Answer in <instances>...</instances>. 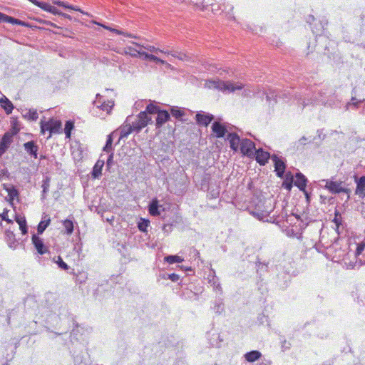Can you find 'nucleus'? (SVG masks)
I'll list each match as a JSON object with an SVG mask.
<instances>
[{
  "instance_id": "ea45409f",
  "label": "nucleus",
  "mask_w": 365,
  "mask_h": 365,
  "mask_svg": "<svg viewBox=\"0 0 365 365\" xmlns=\"http://www.w3.org/2000/svg\"><path fill=\"white\" fill-rule=\"evenodd\" d=\"M126 49L129 50V51H134L135 53H131V52H129L128 54L132 56V57H134V58H136L138 57V56H141L142 55V53H145V51H141L140 49L138 50L136 48H134L131 46H128L126 48Z\"/></svg>"
},
{
  "instance_id": "20e7f679",
  "label": "nucleus",
  "mask_w": 365,
  "mask_h": 365,
  "mask_svg": "<svg viewBox=\"0 0 365 365\" xmlns=\"http://www.w3.org/2000/svg\"><path fill=\"white\" fill-rule=\"evenodd\" d=\"M241 153L248 157L253 156L256 150L255 143L250 139H242L240 145Z\"/></svg>"
},
{
  "instance_id": "bf43d9fd",
  "label": "nucleus",
  "mask_w": 365,
  "mask_h": 365,
  "mask_svg": "<svg viewBox=\"0 0 365 365\" xmlns=\"http://www.w3.org/2000/svg\"><path fill=\"white\" fill-rule=\"evenodd\" d=\"M275 97H277V95L274 93H271L270 94H266L267 101L269 102L271 101L272 98L274 99Z\"/></svg>"
},
{
  "instance_id": "b1692460",
  "label": "nucleus",
  "mask_w": 365,
  "mask_h": 365,
  "mask_svg": "<svg viewBox=\"0 0 365 365\" xmlns=\"http://www.w3.org/2000/svg\"><path fill=\"white\" fill-rule=\"evenodd\" d=\"M262 356L259 351H251L245 354V358L248 362H254Z\"/></svg>"
},
{
  "instance_id": "37998d69",
  "label": "nucleus",
  "mask_w": 365,
  "mask_h": 365,
  "mask_svg": "<svg viewBox=\"0 0 365 365\" xmlns=\"http://www.w3.org/2000/svg\"><path fill=\"white\" fill-rule=\"evenodd\" d=\"M73 128V123L71 121H67L65 125V133L67 138H70L71 135V130Z\"/></svg>"
},
{
  "instance_id": "dca6fc26",
  "label": "nucleus",
  "mask_w": 365,
  "mask_h": 365,
  "mask_svg": "<svg viewBox=\"0 0 365 365\" xmlns=\"http://www.w3.org/2000/svg\"><path fill=\"white\" fill-rule=\"evenodd\" d=\"M356 182V189L355 192L360 197L363 198L365 197V176L361 177Z\"/></svg>"
},
{
  "instance_id": "6ab92c4d",
  "label": "nucleus",
  "mask_w": 365,
  "mask_h": 365,
  "mask_svg": "<svg viewBox=\"0 0 365 365\" xmlns=\"http://www.w3.org/2000/svg\"><path fill=\"white\" fill-rule=\"evenodd\" d=\"M36 6L41 8L42 9L48 11L53 14L61 15V12H60L56 7L44 2H35Z\"/></svg>"
},
{
  "instance_id": "ddd939ff",
  "label": "nucleus",
  "mask_w": 365,
  "mask_h": 365,
  "mask_svg": "<svg viewBox=\"0 0 365 365\" xmlns=\"http://www.w3.org/2000/svg\"><path fill=\"white\" fill-rule=\"evenodd\" d=\"M102 155L101 158H102ZM105 165V160L103 159L99 158L93 168V170L91 172V175L93 178H99L102 175V169Z\"/></svg>"
},
{
  "instance_id": "4468645a",
  "label": "nucleus",
  "mask_w": 365,
  "mask_h": 365,
  "mask_svg": "<svg viewBox=\"0 0 365 365\" xmlns=\"http://www.w3.org/2000/svg\"><path fill=\"white\" fill-rule=\"evenodd\" d=\"M306 177L301 173H297L296 174V179L294 181V185L299 187L300 190H303L305 192L307 197H308V194L305 192L306 183H307Z\"/></svg>"
},
{
  "instance_id": "1a4fd4ad",
  "label": "nucleus",
  "mask_w": 365,
  "mask_h": 365,
  "mask_svg": "<svg viewBox=\"0 0 365 365\" xmlns=\"http://www.w3.org/2000/svg\"><path fill=\"white\" fill-rule=\"evenodd\" d=\"M254 155H255L257 162L261 165H264L267 163L268 160L270 158H272L270 154L267 151H264L262 148L255 150Z\"/></svg>"
},
{
  "instance_id": "423d86ee",
  "label": "nucleus",
  "mask_w": 365,
  "mask_h": 365,
  "mask_svg": "<svg viewBox=\"0 0 365 365\" xmlns=\"http://www.w3.org/2000/svg\"><path fill=\"white\" fill-rule=\"evenodd\" d=\"M322 182H325L324 187L332 193L349 192V189L344 188L341 186V182H338L328 180H323Z\"/></svg>"
},
{
  "instance_id": "7c9ffc66",
  "label": "nucleus",
  "mask_w": 365,
  "mask_h": 365,
  "mask_svg": "<svg viewBox=\"0 0 365 365\" xmlns=\"http://www.w3.org/2000/svg\"><path fill=\"white\" fill-rule=\"evenodd\" d=\"M131 43L139 48H143L148 50L150 52L158 53V52H160V51H161L160 49L155 48L153 46L140 44L139 43L133 42V41H132Z\"/></svg>"
},
{
  "instance_id": "a211bd4d",
  "label": "nucleus",
  "mask_w": 365,
  "mask_h": 365,
  "mask_svg": "<svg viewBox=\"0 0 365 365\" xmlns=\"http://www.w3.org/2000/svg\"><path fill=\"white\" fill-rule=\"evenodd\" d=\"M156 118V126L160 128L170 118V114L166 110H160L158 112Z\"/></svg>"
},
{
  "instance_id": "72a5a7b5",
  "label": "nucleus",
  "mask_w": 365,
  "mask_h": 365,
  "mask_svg": "<svg viewBox=\"0 0 365 365\" xmlns=\"http://www.w3.org/2000/svg\"><path fill=\"white\" fill-rule=\"evenodd\" d=\"M16 19L12 16H7L2 13H0V22H7L12 24H16Z\"/></svg>"
},
{
  "instance_id": "79ce46f5",
  "label": "nucleus",
  "mask_w": 365,
  "mask_h": 365,
  "mask_svg": "<svg viewBox=\"0 0 365 365\" xmlns=\"http://www.w3.org/2000/svg\"><path fill=\"white\" fill-rule=\"evenodd\" d=\"M160 111V110L158 109V108L153 105V103H150L149 105L147 106L146 107V113H158V112Z\"/></svg>"
},
{
  "instance_id": "bb28decb",
  "label": "nucleus",
  "mask_w": 365,
  "mask_h": 365,
  "mask_svg": "<svg viewBox=\"0 0 365 365\" xmlns=\"http://www.w3.org/2000/svg\"><path fill=\"white\" fill-rule=\"evenodd\" d=\"M159 205L158 201L156 199L152 200L149 205V212L153 216H158L160 215V211L158 210Z\"/></svg>"
},
{
  "instance_id": "a18cd8bd",
  "label": "nucleus",
  "mask_w": 365,
  "mask_h": 365,
  "mask_svg": "<svg viewBox=\"0 0 365 365\" xmlns=\"http://www.w3.org/2000/svg\"><path fill=\"white\" fill-rule=\"evenodd\" d=\"M58 267L63 269V270H68V266L66 262H64L61 257H58V261L56 262Z\"/></svg>"
},
{
  "instance_id": "09e8293b",
  "label": "nucleus",
  "mask_w": 365,
  "mask_h": 365,
  "mask_svg": "<svg viewBox=\"0 0 365 365\" xmlns=\"http://www.w3.org/2000/svg\"><path fill=\"white\" fill-rule=\"evenodd\" d=\"M255 91L253 90H251L250 88H245L242 95L244 97H251L254 95Z\"/></svg>"
},
{
  "instance_id": "a19ab883",
  "label": "nucleus",
  "mask_w": 365,
  "mask_h": 365,
  "mask_svg": "<svg viewBox=\"0 0 365 365\" xmlns=\"http://www.w3.org/2000/svg\"><path fill=\"white\" fill-rule=\"evenodd\" d=\"M333 222L336 226V230H338L339 226L341 225L342 218L337 210L335 211V217L334 219L333 220Z\"/></svg>"
},
{
  "instance_id": "9b49d317",
  "label": "nucleus",
  "mask_w": 365,
  "mask_h": 365,
  "mask_svg": "<svg viewBox=\"0 0 365 365\" xmlns=\"http://www.w3.org/2000/svg\"><path fill=\"white\" fill-rule=\"evenodd\" d=\"M32 242L38 254L43 255L48 252V249L44 245L42 239L36 235H33L32 236Z\"/></svg>"
},
{
  "instance_id": "7ed1b4c3",
  "label": "nucleus",
  "mask_w": 365,
  "mask_h": 365,
  "mask_svg": "<svg viewBox=\"0 0 365 365\" xmlns=\"http://www.w3.org/2000/svg\"><path fill=\"white\" fill-rule=\"evenodd\" d=\"M151 120V118L145 111L140 112L138 115V119L133 122V128L136 132H139L145 127Z\"/></svg>"
},
{
  "instance_id": "aec40b11",
  "label": "nucleus",
  "mask_w": 365,
  "mask_h": 365,
  "mask_svg": "<svg viewBox=\"0 0 365 365\" xmlns=\"http://www.w3.org/2000/svg\"><path fill=\"white\" fill-rule=\"evenodd\" d=\"M132 131H135L133 128V123L130 125V123L124 124L120 130V140L127 138L128 135L131 133Z\"/></svg>"
},
{
  "instance_id": "f704fd0d",
  "label": "nucleus",
  "mask_w": 365,
  "mask_h": 365,
  "mask_svg": "<svg viewBox=\"0 0 365 365\" xmlns=\"http://www.w3.org/2000/svg\"><path fill=\"white\" fill-rule=\"evenodd\" d=\"M113 138L111 135H108L105 146L103 147V151L107 153L113 152L112 148Z\"/></svg>"
},
{
  "instance_id": "473e14b6",
  "label": "nucleus",
  "mask_w": 365,
  "mask_h": 365,
  "mask_svg": "<svg viewBox=\"0 0 365 365\" xmlns=\"http://www.w3.org/2000/svg\"><path fill=\"white\" fill-rule=\"evenodd\" d=\"M165 260L169 264H174L176 262H182L183 259L178 255H168L165 257Z\"/></svg>"
},
{
  "instance_id": "c9c22d12",
  "label": "nucleus",
  "mask_w": 365,
  "mask_h": 365,
  "mask_svg": "<svg viewBox=\"0 0 365 365\" xmlns=\"http://www.w3.org/2000/svg\"><path fill=\"white\" fill-rule=\"evenodd\" d=\"M170 111L173 116L176 118H180L184 115V111L178 107H173Z\"/></svg>"
},
{
  "instance_id": "f8f14e48",
  "label": "nucleus",
  "mask_w": 365,
  "mask_h": 365,
  "mask_svg": "<svg viewBox=\"0 0 365 365\" xmlns=\"http://www.w3.org/2000/svg\"><path fill=\"white\" fill-rule=\"evenodd\" d=\"M3 187L8 193V200L13 204L14 199L19 196L18 190L11 184H3Z\"/></svg>"
},
{
  "instance_id": "e433bc0d",
  "label": "nucleus",
  "mask_w": 365,
  "mask_h": 365,
  "mask_svg": "<svg viewBox=\"0 0 365 365\" xmlns=\"http://www.w3.org/2000/svg\"><path fill=\"white\" fill-rule=\"evenodd\" d=\"M25 117L32 120H36L38 118V114L36 110L30 109L25 115Z\"/></svg>"
},
{
  "instance_id": "3c124183",
  "label": "nucleus",
  "mask_w": 365,
  "mask_h": 365,
  "mask_svg": "<svg viewBox=\"0 0 365 365\" xmlns=\"http://www.w3.org/2000/svg\"><path fill=\"white\" fill-rule=\"evenodd\" d=\"M109 153H110L109 156L106 161V166L108 168H110L113 164V155H114L113 152H110Z\"/></svg>"
},
{
  "instance_id": "f3484780",
  "label": "nucleus",
  "mask_w": 365,
  "mask_h": 365,
  "mask_svg": "<svg viewBox=\"0 0 365 365\" xmlns=\"http://www.w3.org/2000/svg\"><path fill=\"white\" fill-rule=\"evenodd\" d=\"M25 150L34 158H37L38 146L34 141H29L24 144Z\"/></svg>"
},
{
  "instance_id": "0e129e2a",
  "label": "nucleus",
  "mask_w": 365,
  "mask_h": 365,
  "mask_svg": "<svg viewBox=\"0 0 365 365\" xmlns=\"http://www.w3.org/2000/svg\"><path fill=\"white\" fill-rule=\"evenodd\" d=\"M72 10H74V11H80L81 13L83 14H86V15H88V14L87 13H85L84 11H83L81 9H79L78 7H76V6H73V8H71Z\"/></svg>"
},
{
  "instance_id": "2eb2a0df",
  "label": "nucleus",
  "mask_w": 365,
  "mask_h": 365,
  "mask_svg": "<svg viewBox=\"0 0 365 365\" xmlns=\"http://www.w3.org/2000/svg\"><path fill=\"white\" fill-rule=\"evenodd\" d=\"M197 123L200 125L207 126L208 124L213 119V115L211 114L197 113L195 116Z\"/></svg>"
},
{
  "instance_id": "4d7b16f0",
  "label": "nucleus",
  "mask_w": 365,
  "mask_h": 365,
  "mask_svg": "<svg viewBox=\"0 0 365 365\" xmlns=\"http://www.w3.org/2000/svg\"><path fill=\"white\" fill-rule=\"evenodd\" d=\"M254 215H256L258 219L263 220L264 217H267L268 216V212H266V213H255V212H254Z\"/></svg>"
},
{
  "instance_id": "58836bf2",
  "label": "nucleus",
  "mask_w": 365,
  "mask_h": 365,
  "mask_svg": "<svg viewBox=\"0 0 365 365\" xmlns=\"http://www.w3.org/2000/svg\"><path fill=\"white\" fill-rule=\"evenodd\" d=\"M365 252V243L359 244L357 246L355 255L356 259L358 257H361V255Z\"/></svg>"
},
{
  "instance_id": "603ef678",
  "label": "nucleus",
  "mask_w": 365,
  "mask_h": 365,
  "mask_svg": "<svg viewBox=\"0 0 365 365\" xmlns=\"http://www.w3.org/2000/svg\"><path fill=\"white\" fill-rule=\"evenodd\" d=\"M363 101H364V100H359V101H356V98L353 97V98H351V103H347V105H346V109H348V108H349V106H354L355 107H358L359 103H360L363 102Z\"/></svg>"
},
{
  "instance_id": "680f3d73",
  "label": "nucleus",
  "mask_w": 365,
  "mask_h": 365,
  "mask_svg": "<svg viewBox=\"0 0 365 365\" xmlns=\"http://www.w3.org/2000/svg\"><path fill=\"white\" fill-rule=\"evenodd\" d=\"M9 173L8 170H2L0 171L1 177H3V176L9 177Z\"/></svg>"
},
{
  "instance_id": "5701e85b",
  "label": "nucleus",
  "mask_w": 365,
  "mask_h": 365,
  "mask_svg": "<svg viewBox=\"0 0 365 365\" xmlns=\"http://www.w3.org/2000/svg\"><path fill=\"white\" fill-rule=\"evenodd\" d=\"M50 222H51L50 217H48L47 215H45L43 217V220L39 222V224L38 225V227H37L38 234H42L44 232V230L46 229V227L49 225Z\"/></svg>"
},
{
  "instance_id": "de8ad7c7",
  "label": "nucleus",
  "mask_w": 365,
  "mask_h": 365,
  "mask_svg": "<svg viewBox=\"0 0 365 365\" xmlns=\"http://www.w3.org/2000/svg\"><path fill=\"white\" fill-rule=\"evenodd\" d=\"M213 309L216 313L220 314L224 310L223 304L222 302L216 303Z\"/></svg>"
},
{
  "instance_id": "c85d7f7f",
  "label": "nucleus",
  "mask_w": 365,
  "mask_h": 365,
  "mask_svg": "<svg viewBox=\"0 0 365 365\" xmlns=\"http://www.w3.org/2000/svg\"><path fill=\"white\" fill-rule=\"evenodd\" d=\"M322 104L326 106H329L331 108L336 107L338 106L340 100L337 98L336 96H331L329 99L327 101H324L323 99L321 100Z\"/></svg>"
},
{
  "instance_id": "412c9836",
  "label": "nucleus",
  "mask_w": 365,
  "mask_h": 365,
  "mask_svg": "<svg viewBox=\"0 0 365 365\" xmlns=\"http://www.w3.org/2000/svg\"><path fill=\"white\" fill-rule=\"evenodd\" d=\"M0 103L7 114L12 112L14 109L13 104L6 96H4L0 98Z\"/></svg>"
},
{
  "instance_id": "052dcab7",
  "label": "nucleus",
  "mask_w": 365,
  "mask_h": 365,
  "mask_svg": "<svg viewBox=\"0 0 365 365\" xmlns=\"http://www.w3.org/2000/svg\"><path fill=\"white\" fill-rule=\"evenodd\" d=\"M308 140V138H306L305 136H303L302 138H301L299 140V143L301 144V145H305L307 143Z\"/></svg>"
},
{
  "instance_id": "6e6552de",
  "label": "nucleus",
  "mask_w": 365,
  "mask_h": 365,
  "mask_svg": "<svg viewBox=\"0 0 365 365\" xmlns=\"http://www.w3.org/2000/svg\"><path fill=\"white\" fill-rule=\"evenodd\" d=\"M272 160L274 162V165L275 171L277 172V175L279 177H282L286 169L285 163L276 155H273L272 156Z\"/></svg>"
},
{
  "instance_id": "13d9d810",
  "label": "nucleus",
  "mask_w": 365,
  "mask_h": 365,
  "mask_svg": "<svg viewBox=\"0 0 365 365\" xmlns=\"http://www.w3.org/2000/svg\"><path fill=\"white\" fill-rule=\"evenodd\" d=\"M16 24L20 25V26H25V27H29V24L27 22L19 20V19H16Z\"/></svg>"
},
{
  "instance_id": "393cba45",
  "label": "nucleus",
  "mask_w": 365,
  "mask_h": 365,
  "mask_svg": "<svg viewBox=\"0 0 365 365\" xmlns=\"http://www.w3.org/2000/svg\"><path fill=\"white\" fill-rule=\"evenodd\" d=\"M94 104L96 105L97 108H100L102 110H106L108 114L110 113L112 108L114 106V103L111 101H109L108 102H103L100 105H98V103L95 101Z\"/></svg>"
},
{
  "instance_id": "c03bdc74",
  "label": "nucleus",
  "mask_w": 365,
  "mask_h": 365,
  "mask_svg": "<svg viewBox=\"0 0 365 365\" xmlns=\"http://www.w3.org/2000/svg\"><path fill=\"white\" fill-rule=\"evenodd\" d=\"M149 225V221L148 220H142L141 222H140L138 223V228L140 231L142 232H145L146 231V229L147 227H148Z\"/></svg>"
},
{
  "instance_id": "2f4dec72",
  "label": "nucleus",
  "mask_w": 365,
  "mask_h": 365,
  "mask_svg": "<svg viewBox=\"0 0 365 365\" xmlns=\"http://www.w3.org/2000/svg\"><path fill=\"white\" fill-rule=\"evenodd\" d=\"M63 225L66 230V232L68 235H71L73 232V223L71 220H66L63 222Z\"/></svg>"
},
{
  "instance_id": "9d476101",
  "label": "nucleus",
  "mask_w": 365,
  "mask_h": 365,
  "mask_svg": "<svg viewBox=\"0 0 365 365\" xmlns=\"http://www.w3.org/2000/svg\"><path fill=\"white\" fill-rule=\"evenodd\" d=\"M227 139L230 142V148L234 151H237L240 145H241V140L239 135L235 133H229Z\"/></svg>"
},
{
  "instance_id": "6e6d98bb",
  "label": "nucleus",
  "mask_w": 365,
  "mask_h": 365,
  "mask_svg": "<svg viewBox=\"0 0 365 365\" xmlns=\"http://www.w3.org/2000/svg\"><path fill=\"white\" fill-rule=\"evenodd\" d=\"M179 278H180V277L177 274L173 273V274H168V279L173 282H177L179 279Z\"/></svg>"
},
{
  "instance_id": "f03ea898",
  "label": "nucleus",
  "mask_w": 365,
  "mask_h": 365,
  "mask_svg": "<svg viewBox=\"0 0 365 365\" xmlns=\"http://www.w3.org/2000/svg\"><path fill=\"white\" fill-rule=\"evenodd\" d=\"M61 128V122L57 119H51L47 122H41V132L44 134L46 130L49 131L48 138H51L52 133H58Z\"/></svg>"
},
{
  "instance_id": "e2e57ef3",
  "label": "nucleus",
  "mask_w": 365,
  "mask_h": 365,
  "mask_svg": "<svg viewBox=\"0 0 365 365\" xmlns=\"http://www.w3.org/2000/svg\"><path fill=\"white\" fill-rule=\"evenodd\" d=\"M54 4H56L59 6H64V2L58 1V0H52Z\"/></svg>"
},
{
  "instance_id": "69168bd1",
  "label": "nucleus",
  "mask_w": 365,
  "mask_h": 365,
  "mask_svg": "<svg viewBox=\"0 0 365 365\" xmlns=\"http://www.w3.org/2000/svg\"><path fill=\"white\" fill-rule=\"evenodd\" d=\"M150 54L145 52V53H142V55L140 56H143L144 59H146V60H148V56H150Z\"/></svg>"
},
{
  "instance_id": "39448f33",
  "label": "nucleus",
  "mask_w": 365,
  "mask_h": 365,
  "mask_svg": "<svg viewBox=\"0 0 365 365\" xmlns=\"http://www.w3.org/2000/svg\"><path fill=\"white\" fill-rule=\"evenodd\" d=\"M17 131L18 130H16L14 133L6 132L4 133L0 142V156L4 154L10 147L13 142L14 135L17 133Z\"/></svg>"
},
{
  "instance_id": "8fccbe9b",
  "label": "nucleus",
  "mask_w": 365,
  "mask_h": 365,
  "mask_svg": "<svg viewBox=\"0 0 365 365\" xmlns=\"http://www.w3.org/2000/svg\"><path fill=\"white\" fill-rule=\"evenodd\" d=\"M298 103L299 105H301L300 106V109L303 110L306 106L309 105V103H312V102H309V100H307V102H306L305 98L302 99V98H299L298 99Z\"/></svg>"
},
{
  "instance_id": "49530a36",
  "label": "nucleus",
  "mask_w": 365,
  "mask_h": 365,
  "mask_svg": "<svg viewBox=\"0 0 365 365\" xmlns=\"http://www.w3.org/2000/svg\"><path fill=\"white\" fill-rule=\"evenodd\" d=\"M148 61H154V62H156V63H160L161 64H165L166 62L164 61V60H162L160 58H159L158 57L153 55V54H150V56H148Z\"/></svg>"
},
{
  "instance_id": "5fc2aeb1",
  "label": "nucleus",
  "mask_w": 365,
  "mask_h": 365,
  "mask_svg": "<svg viewBox=\"0 0 365 365\" xmlns=\"http://www.w3.org/2000/svg\"><path fill=\"white\" fill-rule=\"evenodd\" d=\"M357 263H359V266L365 264V252L361 255V257H358L356 264Z\"/></svg>"
},
{
  "instance_id": "4be33fe9",
  "label": "nucleus",
  "mask_w": 365,
  "mask_h": 365,
  "mask_svg": "<svg viewBox=\"0 0 365 365\" xmlns=\"http://www.w3.org/2000/svg\"><path fill=\"white\" fill-rule=\"evenodd\" d=\"M93 23L96 24H98V25H99V26H101L102 27H103L104 29H106L107 30H109V31H110L112 32H114V33H115V34H117L118 35H123L125 36L130 37V38H138L137 36H134V35H133L131 34L125 33V32H124L123 31L118 30V29H113V28L109 27L108 26H106L104 24H100V23H97L96 21L93 22Z\"/></svg>"
},
{
  "instance_id": "a878e982",
  "label": "nucleus",
  "mask_w": 365,
  "mask_h": 365,
  "mask_svg": "<svg viewBox=\"0 0 365 365\" xmlns=\"http://www.w3.org/2000/svg\"><path fill=\"white\" fill-rule=\"evenodd\" d=\"M160 53H163L165 54L171 55L172 56L177 58L180 60L184 61L187 58V56L186 53L182 52H179L176 51H160Z\"/></svg>"
},
{
  "instance_id": "774afa93",
  "label": "nucleus",
  "mask_w": 365,
  "mask_h": 365,
  "mask_svg": "<svg viewBox=\"0 0 365 365\" xmlns=\"http://www.w3.org/2000/svg\"><path fill=\"white\" fill-rule=\"evenodd\" d=\"M61 15H63L65 18H67V19H71V16H70V15H68V14H62V13H61Z\"/></svg>"
},
{
  "instance_id": "cd10ccee",
  "label": "nucleus",
  "mask_w": 365,
  "mask_h": 365,
  "mask_svg": "<svg viewBox=\"0 0 365 365\" xmlns=\"http://www.w3.org/2000/svg\"><path fill=\"white\" fill-rule=\"evenodd\" d=\"M6 239L8 242L9 246L11 248L15 249L18 242L15 240V236L12 232L6 231Z\"/></svg>"
},
{
  "instance_id": "0eeeda50",
  "label": "nucleus",
  "mask_w": 365,
  "mask_h": 365,
  "mask_svg": "<svg viewBox=\"0 0 365 365\" xmlns=\"http://www.w3.org/2000/svg\"><path fill=\"white\" fill-rule=\"evenodd\" d=\"M212 130L217 138H222L227 133H230L228 127L217 121L212 123Z\"/></svg>"
},
{
  "instance_id": "4c0bfd02",
  "label": "nucleus",
  "mask_w": 365,
  "mask_h": 365,
  "mask_svg": "<svg viewBox=\"0 0 365 365\" xmlns=\"http://www.w3.org/2000/svg\"><path fill=\"white\" fill-rule=\"evenodd\" d=\"M49 186H50L49 178H46L45 180H43V184H42V188H43L42 198H44L46 193L47 192H48Z\"/></svg>"
},
{
  "instance_id": "f257e3e1",
  "label": "nucleus",
  "mask_w": 365,
  "mask_h": 365,
  "mask_svg": "<svg viewBox=\"0 0 365 365\" xmlns=\"http://www.w3.org/2000/svg\"><path fill=\"white\" fill-rule=\"evenodd\" d=\"M210 87H213L227 93L235 92L237 90L244 88V86L241 83H232L231 81H222L220 80L210 81Z\"/></svg>"
},
{
  "instance_id": "c756f323",
  "label": "nucleus",
  "mask_w": 365,
  "mask_h": 365,
  "mask_svg": "<svg viewBox=\"0 0 365 365\" xmlns=\"http://www.w3.org/2000/svg\"><path fill=\"white\" fill-rule=\"evenodd\" d=\"M16 221L19 225L20 230L23 235L27 233L26 221L25 217L21 216L16 217Z\"/></svg>"
},
{
  "instance_id": "864d4df0",
  "label": "nucleus",
  "mask_w": 365,
  "mask_h": 365,
  "mask_svg": "<svg viewBox=\"0 0 365 365\" xmlns=\"http://www.w3.org/2000/svg\"><path fill=\"white\" fill-rule=\"evenodd\" d=\"M1 219L4 221L8 222L9 223L11 222V220L8 218V210L4 209L3 213L0 215Z\"/></svg>"
},
{
  "instance_id": "338daca9",
  "label": "nucleus",
  "mask_w": 365,
  "mask_h": 365,
  "mask_svg": "<svg viewBox=\"0 0 365 365\" xmlns=\"http://www.w3.org/2000/svg\"><path fill=\"white\" fill-rule=\"evenodd\" d=\"M63 6L66 8V9H71V8H73L72 5H69V4H67L66 3H64V6Z\"/></svg>"
}]
</instances>
